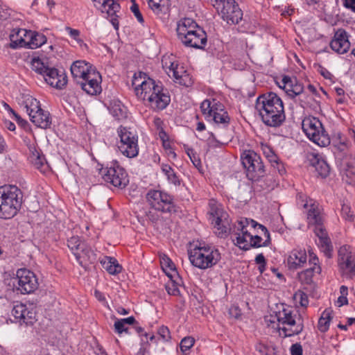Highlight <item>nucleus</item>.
Instances as JSON below:
<instances>
[{
	"mask_svg": "<svg viewBox=\"0 0 355 355\" xmlns=\"http://www.w3.org/2000/svg\"><path fill=\"white\" fill-rule=\"evenodd\" d=\"M132 87L137 99L148 103L154 111L165 109L171 102V96L161 83H157L144 72L134 74Z\"/></svg>",
	"mask_w": 355,
	"mask_h": 355,
	"instance_id": "f257e3e1",
	"label": "nucleus"
},
{
	"mask_svg": "<svg viewBox=\"0 0 355 355\" xmlns=\"http://www.w3.org/2000/svg\"><path fill=\"white\" fill-rule=\"evenodd\" d=\"M255 109L262 122L267 126L279 127L286 119L283 101L275 92H267L259 96L256 100Z\"/></svg>",
	"mask_w": 355,
	"mask_h": 355,
	"instance_id": "f03ea898",
	"label": "nucleus"
},
{
	"mask_svg": "<svg viewBox=\"0 0 355 355\" xmlns=\"http://www.w3.org/2000/svg\"><path fill=\"white\" fill-rule=\"evenodd\" d=\"M176 32L178 40L185 47L204 49L207 45L206 32L193 19L185 17L179 20Z\"/></svg>",
	"mask_w": 355,
	"mask_h": 355,
	"instance_id": "7ed1b4c3",
	"label": "nucleus"
},
{
	"mask_svg": "<svg viewBox=\"0 0 355 355\" xmlns=\"http://www.w3.org/2000/svg\"><path fill=\"white\" fill-rule=\"evenodd\" d=\"M189 259L196 268L207 270L214 267L221 259L219 250L214 245L199 243L188 251Z\"/></svg>",
	"mask_w": 355,
	"mask_h": 355,
	"instance_id": "20e7f679",
	"label": "nucleus"
},
{
	"mask_svg": "<svg viewBox=\"0 0 355 355\" xmlns=\"http://www.w3.org/2000/svg\"><path fill=\"white\" fill-rule=\"evenodd\" d=\"M305 198L306 196L304 195L300 194L298 203L300 204L301 200V205L306 209L309 205L306 201L304 202ZM307 219L309 224L315 225L313 231L315 236L318 237V245L319 248L327 257H330L332 251L331 241L328 236L326 230L322 225V218L320 216V211L314 204L311 203L310 205V208L308 209L307 213Z\"/></svg>",
	"mask_w": 355,
	"mask_h": 355,
	"instance_id": "39448f33",
	"label": "nucleus"
},
{
	"mask_svg": "<svg viewBox=\"0 0 355 355\" xmlns=\"http://www.w3.org/2000/svg\"><path fill=\"white\" fill-rule=\"evenodd\" d=\"M275 317L278 321V329L284 337L300 334L304 329V320L302 315L292 307L283 306L277 311Z\"/></svg>",
	"mask_w": 355,
	"mask_h": 355,
	"instance_id": "423d86ee",
	"label": "nucleus"
},
{
	"mask_svg": "<svg viewBox=\"0 0 355 355\" xmlns=\"http://www.w3.org/2000/svg\"><path fill=\"white\" fill-rule=\"evenodd\" d=\"M23 193L16 186L2 187L0 191V218L10 219L14 217L21 206Z\"/></svg>",
	"mask_w": 355,
	"mask_h": 355,
	"instance_id": "0eeeda50",
	"label": "nucleus"
},
{
	"mask_svg": "<svg viewBox=\"0 0 355 355\" xmlns=\"http://www.w3.org/2000/svg\"><path fill=\"white\" fill-rule=\"evenodd\" d=\"M200 110L207 121L227 127L230 123V117L224 105L216 99H205L200 105Z\"/></svg>",
	"mask_w": 355,
	"mask_h": 355,
	"instance_id": "6e6552de",
	"label": "nucleus"
},
{
	"mask_svg": "<svg viewBox=\"0 0 355 355\" xmlns=\"http://www.w3.org/2000/svg\"><path fill=\"white\" fill-rule=\"evenodd\" d=\"M302 128L307 137L319 146L329 145L330 138L318 119L313 116L304 118L302 122Z\"/></svg>",
	"mask_w": 355,
	"mask_h": 355,
	"instance_id": "1a4fd4ad",
	"label": "nucleus"
},
{
	"mask_svg": "<svg viewBox=\"0 0 355 355\" xmlns=\"http://www.w3.org/2000/svg\"><path fill=\"white\" fill-rule=\"evenodd\" d=\"M117 134L120 138L118 144L119 152L126 157H136L139 150L137 132L130 128L120 125L117 128Z\"/></svg>",
	"mask_w": 355,
	"mask_h": 355,
	"instance_id": "9d476101",
	"label": "nucleus"
},
{
	"mask_svg": "<svg viewBox=\"0 0 355 355\" xmlns=\"http://www.w3.org/2000/svg\"><path fill=\"white\" fill-rule=\"evenodd\" d=\"M162 64L168 76L173 78L175 83L185 87L192 85L193 80L190 74L172 55L163 56Z\"/></svg>",
	"mask_w": 355,
	"mask_h": 355,
	"instance_id": "9b49d317",
	"label": "nucleus"
},
{
	"mask_svg": "<svg viewBox=\"0 0 355 355\" xmlns=\"http://www.w3.org/2000/svg\"><path fill=\"white\" fill-rule=\"evenodd\" d=\"M213 6L227 24H236L242 19V10L235 0H214Z\"/></svg>",
	"mask_w": 355,
	"mask_h": 355,
	"instance_id": "f8f14e48",
	"label": "nucleus"
},
{
	"mask_svg": "<svg viewBox=\"0 0 355 355\" xmlns=\"http://www.w3.org/2000/svg\"><path fill=\"white\" fill-rule=\"evenodd\" d=\"M241 162L246 169L249 180H254L263 177L264 166L259 155L253 150L245 151L241 155Z\"/></svg>",
	"mask_w": 355,
	"mask_h": 355,
	"instance_id": "ddd939ff",
	"label": "nucleus"
},
{
	"mask_svg": "<svg viewBox=\"0 0 355 355\" xmlns=\"http://www.w3.org/2000/svg\"><path fill=\"white\" fill-rule=\"evenodd\" d=\"M14 285L21 294H31L39 286L37 278L35 273L26 268H19L14 278Z\"/></svg>",
	"mask_w": 355,
	"mask_h": 355,
	"instance_id": "4468645a",
	"label": "nucleus"
},
{
	"mask_svg": "<svg viewBox=\"0 0 355 355\" xmlns=\"http://www.w3.org/2000/svg\"><path fill=\"white\" fill-rule=\"evenodd\" d=\"M101 174L105 182L115 187L124 188L129 182L125 170L117 162H113L110 166L102 168Z\"/></svg>",
	"mask_w": 355,
	"mask_h": 355,
	"instance_id": "2eb2a0df",
	"label": "nucleus"
},
{
	"mask_svg": "<svg viewBox=\"0 0 355 355\" xmlns=\"http://www.w3.org/2000/svg\"><path fill=\"white\" fill-rule=\"evenodd\" d=\"M146 200L155 210L164 213L175 211L172 196L164 191L150 189L146 193Z\"/></svg>",
	"mask_w": 355,
	"mask_h": 355,
	"instance_id": "dca6fc26",
	"label": "nucleus"
},
{
	"mask_svg": "<svg viewBox=\"0 0 355 355\" xmlns=\"http://www.w3.org/2000/svg\"><path fill=\"white\" fill-rule=\"evenodd\" d=\"M12 315L20 324L33 325L37 320L35 309L32 305L19 303L14 306Z\"/></svg>",
	"mask_w": 355,
	"mask_h": 355,
	"instance_id": "f3484780",
	"label": "nucleus"
},
{
	"mask_svg": "<svg viewBox=\"0 0 355 355\" xmlns=\"http://www.w3.org/2000/svg\"><path fill=\"white\" fill-rule=\"evenodd\" d=\"M102 78L98 71H94L89 73L84 78L78 82L83 90L89 95L99 94L102 91Z\"/></svg>",
	"mask_w": 355,
	"mask_h": 355,
	"instance_id": "a211bd4d",
	"label": "nucleus"
},
{
	"mask_svg": "<svg viewBox=\"0 0 355 355\" xmlns=\"http://www.w3.org/2000/svg\"><path fill=\"white\" fill-rule=\"evenodd\" d=\"M338 265L350 275H355V255L349 245H343L338 250Z\"/></svg>",
	"mask_w": 355,
	"mask_h": 355,
	"instance_id": "6ab92c4d",
	"label": "nucleus"
},
{
	"mask_svg": "<svg viewBox=\"0 0 355 355\" xmlns=\"http://www.w3.org/2000/svg\"><path fill=\"white\" fill-rule=\"evenodd\" d=\"M94 6L102 12H105L108 17H110V21L115 29L119 28V21L117 19V12L119 11L120 5L114 0H92Z\"/></svg>",
	"mask_w": 355,
	"mask_h": 355,
	"instance_id": "aec40b11",
	"label": "nucleus"
},
{
	"mask_svg": "<svg viewBox=\"0 0 355 355\" xmlns=\"http://www.w3.org/2000/svg\"><path fill=\"white\" fill-rule=\"evenodd\" d=\"M349 34L343 28H338L334 33L332 40L330 42L331 49L338 54H344L350 49V42L349 40Z\"/></svg>",
	"mask_w": 355,
	"mask_h": 355,
	"instance_id": "412c9836",
	"label": "nucleus"
},
{
	"mask_svg": "<svg viewBox=\"0 0 355 355\" xmlns=\"http://www.w3.org/2000/svg\"><path fill=\"white\" fill-rule=\"evenodd\" d=\"M43 76L49 85L56 89H62L67 83V77L63 71L54 67H49Z\"/></svg>",
	"mask_w": 355,
	"mask_h": 355,
	"instance_id": "4be33fe9",
	"label": "nucleus"
},
{
	"mask_svg": "<svg viewBox=\"0 0 355 355\" xmlns=\"http://www.w3.org/2000/svg\"><path fill=\"white\" fill-rule=\"evenodd\" d=\"M74 256L78 263L83 268H86L96 260V254L85 242L80 245V250Z\"/></svg>",
	"mask_w": 355,
	"mask_h": 355,
	"instance_id": "5701e85b",
	"label": "nucleus"
},
{
	"mask_svg": "<svg viewBox=\"0 0 355 355\" xmlns=\"http://www.w3.org/2000/svg\"><path fill=\"white\" fill-rule=\"evenodd\" d=\"M209 220L214 227L221 230V232H226V227L223 225V218L226 213L215 202L209 203Z\"/></svg>",
	"mask_w": 355,
	"mask_h": 355,
	"instance_id": "b1692460",
	"label": "nucleus"
},
{
	"mask_svg": "<svg viewBox=\"0 0 355 355\" xmlns=\"http://www.w3.org/2000/svg\"><path fill=\"white\" fill-rule=\"evenodd\" d=\"M95 69L89 62L85 60H76L71 66V75L77 83Z\"/></svg>",
	"mask_w": 355,
	"mask_h": 355,
	"instance_id": "393cba45",
	"label": "nucleus"
},
{
	"mask_svg": "<svg viewBox=\"0 0 355 355\" xmlns=\"http://www.w3.org/2000/svg\"><path fill=\"white\" fill-rule=\"evenodd\" d=\"M307 255L305 250L294 249L288 254L287 265L290 270H297L306 263Z\"/></svg>",
	"mask_w": 355,
	"mask_h": 355,
	"instance_id": "a878e982",
	"label": "nucleus"
},
{
	"mask_svg": "<svg viewBox=\"0 0 355 355\" xmlns=\"http://www.w3.org/2000/svg\"><path fill=\"white\" fill-rule=\"evenodd\" d=\"M29 150L28 159L30 162L37 169H41L46 163V159L40 150H38L35 142L24 140Z\"/></svg>",
	"mask_w": 355,
	"mask_h": 355,
	"instance_id": "bb28decb",
	"label": "nucleus"
},
{
	"mask_svg": "<svg viewBox=\"0 0 355 355\" xmlns=\"http://www.w3.org/2000/svg\"><path fill=\"white\" fill-rule=\"evenodd\" d=\"M308 159L311 165L314 167L318 175L322 178H326L329 175L330 172V167L327 162L322 157L315 153H311Z\"/></svg>",
	"mask_w": 355,
	"mask_h": 355,
	"instance_id": "cd10ccee",
	"label": "nucleus"
},
{
	"mask_svg": "<svg viewBox=\"0 0 355 355\" xmlns=\"http://www.w3.org/2000/svg\"><path fill=\"white\" fill-rule=\"evenodd\" d=\"M282 85H279L283 88L288 96L291 98L302 94L304 87L301 84L297 83V80H292L289 76H285L282 80Z\"/></svg>",
	"mask_w": 355,
	"mask_h": 355,
	"instance_id": "c85d7f7f",
	"label": "nucleus"
},
{
	"mask_svg": "<svg viewBox=\"0 0 355 355\" xmlns=\"http://www.w3.org/2000/svg\"><path fill=\"white\" fill-rule=\"evenodd\" d=\"M235 238L233 241H236L235 245L239 248L248 250L252 248V244L250 243V237L251 234L246 228H242L238 225L236 227V232L234 234Z\"/></svg>",
	"mask_w": 355,
	"mask_h": 355,
	"instance_id": "c756f323",
	"label": "nucleus"
},
{
	"mask_svg": "<svg viewBox=\"0 0 355 355\" xmlns=\"http://www.w3.org/2000/svg\"><path fill=\"white\" fill-rule=\"evenodd\" d=\"M26 35L27 30L19 28V29H14L12 33L10 35V47L11 49H18L21 47H25L26 46Z\"/></svg>",
	"mask_w": 355,
	"mask_h": 355,
	"instance_id": "7c9ffc66",
	"label": "nucleus"
},
{
	"mask_svg": "<svg viewBox=\"0 0 355 355\" xmlns=\"http://www.w3.org/2000/svg\"><path fill=\"white\" fill-rule=\"evenodd\" d=\"M30 120L36 126L44 129L49 128L51 125V118L49 112L42 108L40 109V111L31 116Z\"/></svg>",
	"mask_w": 355,
	"mask_h": 355,
	"instance_id": "2f4dec72",
	"label": "nucleus"
},
{
	"mask_svg": "<svg viewBox=\"0 0 355 355\" xmlns=\"http://www.w3.org/2000/svg\"><path fill=\"white\" fill-rule=\"evenodd\" d=\"M19 104L25 110L29 117L35 114L36 112L40 111L41 108L40 101L29 94H24Z\"/></svg>",
	"mask_w": 355,
	"mask_h": 355,
	"instance_id": "473e14b6",
	"label": "nucleus"
},
{
	"mask_svg": "<svg viewBox=\"0 0 355 355\" xmlns=\"http://www.w3.org/2000/svg\"><path fill=\"white\" fill-rule=\"evenodd\" d=\"M26 37V48L27 49H37L46 42V37L44 35L32 31L27 30Z\"/></svg>",
	"mask_w": 355,
	"mask_h": 355,
	"instance_id": "72a5a7b5",
	"label": "nucleus"
},
{
	"mask_svg": "<svg viewBox=\"0 0 355 355\" xmlns=\"http://www.w3.org/2000/svg\"><path fill=\"white\" fill-rule=\"evenodd\" d=\"M101 263L103 268L110 275H116L121 272L122 267L114 257H105L101 261Z\"/></svg>",
	"mask_w": 355,
	"mask_h": 355,
	"instance_id": "f704fd0d",
	"label": "nucleus"
},
{
	"mask_svg": "<svg viewBox=\"0 0 355 355\" xmlns=\"http://www.w3.org/2000/svg\"><path fill=\"white\" fill-rule=\"evenodd\" d=\"M150 9L157 15L166 13L170 7V0H147Z\"/></svg>",
	"mask_w": 355,
	"mask_h": 355,
	"instance_id": "c9c22d12",
	"label": "nucleus"
},
{
	"mask_svg": "<svg viewBox=\"0 0 355 355\" xmlns=\"http://www.w3.org/2000/svg\"><path fill=\"white\" fill-rule=\"evenodd\" d=\"M109 110L116 120L119 121L127 118L126 107L120 101H112L110 105Z\"/></svg>",
	"mask_w": 355,
	"mask_h": 355,
	"instance_id": "e433bc0d",
	"label": "nucleus"
},
{
	"mask_svg": "<svg viewBox=\"0 0 355 355\" xmlns=\"http://www.w3.org/2000/svg\"><path fill=\"white\" fill-rule=\"evenodd\" d=\"M320 266H311L310 268L298 273L299 281L304 284H311L313 282L314 273H320Z\"/></svg>",
	"mask_w": 355,
	"mask_h": 355,
	"instance_id": "4c0bfd02",
	"label": "nucleus"
},
{
	"mask_svg": "<svg viewBox=\"0 0 355 355\" xmlns=\"http://www.w3.org/2000/svg\"><path fill=\"white\" fill-rule=\"evenodd\" d=\"M332 319L331 311L325 309L321 314L318 323V329L320 332L324 333L328 331L330 322Z\"/></svg>",
	"mask_w": 355,
	"mask_h": 355,
	"instance_id": "58836bf2",
	"label": "nucleus"
},
{
	"mask_svg": "<svg viewBox=\"0 0 355 355\" xmlns=\"http://www.w3.org/2000/svg\"><path fill=\"white\" fill-rule=\"evenodd\" d=\"M256 182V187H260L261 190H272L277 185L275 180L272 177L267 176L264 179L259 178L257 180H252Z\"/></svg>",
	"mask_w": 355,
	"mask_h": 355,
	"instance_id": "ea45409f",
	"label": "nucleus"
},
{
	"mask_svg": "<svg viewBox=\"0 0 355 355\" xmlns=\"http://www.w3.org/2000/svg\"><path fill=\"white\" fill-rule=\"evenodd\" d=\"M239 227H242V228H246L249 226H250L252 228L255 229L257 227H258L259 229L261 230V231L263 232L264 236H268V230L267 228L263 226V225H261L258 223L257 221L254 220L253 219H248V218H241L239 223H238Z\"/></svg>",
	"mask_w": 355,
	"mask_h": 355,
	"instance_id": "a19ab883",
	"label": "nucleus"
},
{
	"mask_svg": "<svg viewBox=\"0 0 355 355\" xmlns=\"http://www.w3.org/2000/svg\"><path fill=\"white\" fill-rule=\"evenodd\" d=\"M31 66L33 70L43 76L49 68V67L46 66L39 58H33Z\"/></svg>",
	"mask_w": 355,
	"mask_h": 355,
	"instance_id": "79ce46f5",
	"label": "nucleus"
},
{
	"mask_svg": "<svg viewBox=\"0 0 355 355\" xmlns=\"http://www.w3.org/2000/svg\"><path fill=\"white\" fill-rule=\"evenodd\" d=\"M267 237V239L262 242V238L259 236L255 235L252 236L251 234L250 237V243L252 244V248H260V247H265L268 246L270 243V233L268 232V236H266Z\"/></svg>",
	"mask_w": 355,
	"mask_h": 355,
	"instance_id": "37998d69",
	"label": "nucleus"
},
{
	"mask_svg": "<svg viewBox=\"0 0 355 355\" xmlns=\"http://www.w3.org/2000/svg\"><path fill=\"white\" fill-rule=\"evenodd\" d=\"M84 241H82L78 236H72L67 241V246L74 255L78 250L80 248V245L84 244Z\"/></svg>",
	"mask_w": 355,
	"mask_h": 355,
	"instance_id": "c03bdc74",
	"label": "nucleus"
},
{
	"mask_svg": "<svg viewBox=\"0 0 355 355\" xmlns=\"http://www.w3.org/2000/svg\"><path fill=\"white\" fill-rule=\"evenodd\" d=\"M261 150L263 151V155L270 163H274L275 160L278 159V156L275 153L272 148L268 146V144H261Z\"/></svg>",
	"mask_w": 355,
	"mask_h": 355,
	"instance_id": "a18cd8bd",
	"label": "nucleus"
},
{
	"mask_svg": "<svg viewBox=\"0 0 355 355\" xmlns=\"http://www.w3.org/2000/svg\"><path fill=\"white\" fill-rule=\"evenodd\" d=\"M346 181L349 184L355 183V162L354 159L347 164Z\"/></svg>",
	"mask_w": 355,
	"mask_h": 355,
	"instance_id": "49530a36",
	"label": "nucleus"
},
{
	"mask_svg": "<svg viewBox=\"0 0 355 355\" xmlns=\"http://www.w3.org/2000/svg\"><path fill=\"white\" fill-rule=\"evenodd\" d=\"M294 299L296 302H298L301 306L307 307L309 305L308 295L302 291H297L294 294Z\"/></svg>",
	"mask_w": 355,
	"mask_h": 355,
	"instance_id": "de8ad7c7",
	"label": "nucleus"
},
{
	"mask_svg": "<svg viewBox=\"0 0 355 355\" xmlns=\"http://www.w3.org/2000/svg\"><path fill=\"white\" fill-rule=\"evenodd\" d=\"M65 30L69 36L75 40L80 46H87V44H85L83 40L80 37V32L78 29H73L71 27L67 26Z\"/></svg>",
	"mask_w": 355,
	"mask_h": 355,
	"instance_id": "09e8293b",
	"label": "nucleus"
},
{
	"mask_svg": "<svg viewBox=\"0 0 355 355\" xmlns=\"http://www.w3.org/2000/svg\"><path fill=\"white\" fill-rule=\"evenodd\" d=\"M195 339L193 337L188 336L182 339L180 342V349L182 352L189 351L194 345Z\"/></svg>",
	"mask_w": 355,
	"mask_h": 355,
	"instance_id": "8fccbe9b",
	"label": "nucleus"
},
{
	"mask_svg": "<svg viewBox=\"0 0 355 355\" xmlns=\"http://www.w3.org/2000/svg\"><path fill=\"white\" fill-rule=\"evenodd\" d=\"M341 216L345 220L349 221H352L354 219V215L351 211L350 207L345 204L342 205Z\"/></svg>",
	"mask_w": 355,
	"mask_h": 355,
	"instance_id": "3c124183",
	"label": "nucleus"
},
{
	"mask_svg": "<svg viewBox=\"0 0 355 355\" xmlns=\"http://www.w3.org/2000/svg\"><path fill=\"white\" fill-rule=\"evenodd\" d=\"M131 1L132 2V5L130 7V10L133 12L137 21L141 24H143L144 19L141 12L139 11V6L135 3V0Z\"/></svg>",
	"mask_w": 355,
	"mask_h": 355,
	"instance_id": "603ef678",
	"label": "nucleus"
},
{
	"mask_svg": "<svg viewBox=\"0 0 355 355\" xmlns=\"http://www.w3.org/2000/svg\"><path fill=\"white\" fill-rule=\"evenodd\" d=\"M158 335L163 341H168L171 339V334L168 328L166 326H162L158 329Z\"/></svg>",
	"mask_w": 355,
	"mask_h": 355,
	"instance_id": "864d4df0",
	"label": "nucleus"
},
{
	"mask_svg": "<svg viewBox=\"0 0 355 355\" xmlns=\"http://www.w3.org/2000/svg\"><path fill=\"white\" fill-rule=\"evenodd\" d=\"M166 289L167 293L171 295L177 296L180 293L177 284H175L174 282L167 284L166 285Z\"/></svg>",
	"mask_w": 355,
	"mask_h": 355,
	"instance_id": "5fc2aeb1",
	"label": "nucleus"
},
{
	"mask_svg": "<svg viewBox=\"0 0 355 355\" xmlns=\"http://www.w3.org/2000/svg\"><path fill=\"white\" fill-rule=\"evenodd\" d=\"M271 166L273 168L274 171H277L278 173L281 175H284L286 173L284 165L282 162L279 161V159L277 160H275L274 163H272Z\"/></svg>",
	"mask_w": 355,
	"mask_h": 355,
	"instance_id": "6e6d98bb",
	"label": "nucleus"
},
{
	"mask_svg": "<svg viewBox=\"0 0 355 355\" xmlns=\"http://www.w3.org/2000/svg\"><path fill=\"white\" fill-rule=\"evenodd\" d=\"M208 142L209 146L212 148L221 147L227 144V142H222L217 140L213 133L211 134V137L208 139Z\"/></svg>",
	"mask_w": 355,
	"mask_h": 355,
	"instance_id": "4d7b16f0",
	"label": "nucleus"
},
{
	"mask_svg": "<svg viewBox=\"0 0 355 355\" xmlns=\"http://www.w3.org/2000/svg\"><path fill=\"white\" fill-rule=\"evenodd\" d=\"M166 179L169 184H172L175 187H179L182 183L181 179L175 171L172 173Z\"/></svg>",
	"mask_w": 355,
	"mask_h": 355,
	"instance_id": "13d9d810",
	"label": "nucleus"
},
{
	"mask_svg": "<svg viewBox=\"0 0 355 355\" xmlns=\"http://www.w3.org/2000/svg\"><path fill=\"white\" fill-rule=\"evenodd\" d=\"M114 331L116 333L121 334L123 332H127L128 328L125 327V324H123L121 321L119 320H116L114 324Z\"/></svg>",
	"mask_w": 355,
	"mask_h": 355,
	"instance_id": "bf43d9fd",
	"label": "nucleus"
},
{
	"mask_svg": "<svg viewBox=\"0 0 355 355\" xmlns=\"http://www.w3.org/2000/svg\"><path fill=\"white\" fill-rule=\"evenodd\" d=\"M291 355H302V347L300 343H295L290 348Z\"/></svg>",
	"mask_w": 355,
	"mask_h": 355,
	"instance_id": "052dcab7",
	"label": "nucleus"
},
{
	"mask_svg": "<svg viewBox=\"0 0 355 355\" xmlns=\"http://www.w3.org/2000/svg\"><path fill=\"white\" fill-rule=\"evenodd\" d=\"M10 15V10L0 3V19H6Z\"/></svg>",
	"mask_w": 355,
	"mask_h": 355,
	"instance_id": "680f3d73",
	"label": "nucleus"
},
{
	"mask_svg": "<svg viewBox=\"0 0 355 355\" xmlns=\"http://www.w3.org/2000/svg\"><path fill=\"white\" fill-rule=\"evenodd\" d=\"M162 266H165L166 268L169 269L170 270H175V267L173 262L167 257H163L162 261L161 262Z\"/></svg>",
	"mask_w": 355,
	"mask_h": 355,
	"instance_id": "e2e57ef3",
	"label": "nucleus"
},
{
	"mask_svg": "<svg viewBox=\"0 0 355 355\" xmlns=\"http://www.w3.org/2000/svg\"><path fill=\"white\" fill-rule=\"evenodd\" d=\"M229 314L231 317L237 319L241 315V311L238 306H232L229 309Z\"/></svg>",
	"mask_w": 355,
	"mask_h": 355,
	"instance_id": "0e129e2a",
	"label": "nucleus"
},
{
	"mask_svg": "<svg viewBox=\"0 0 355 355\" xmlns=\"http://www.w3.org/2000/svg\"><path fill=\"white\" fill-rule=\"evenodd\" d=\"M343 6L350 10L351 12L355 13V0H342Z\"/></svg>",
	"mask_w": 355,
	"mask_h": 355,
	"instance_id": "69168bd1",
	"label": "nucleus"
},
{
	"mask_svg": "<svg viewBox=\"0 0 355 355\" xmlns=\"http://www.w3.org/2000/svg\"><path fill=\"white\" fill-rule=\"evenodd\" d=\"M161 169L162 173L166 177V178L170 176V175L173 173L175 171L172 167L166 164H162L161 166Z\"/></svg>",
	"mask_w": 355,
	"mask_h": 355,
	"instance_id": "338daca9",
	"label": "nucleus"
},
{
	"mask_svg": "<svg viewBox=\"0 0 355 355\" xmlns=\"http://www.w3.org/2000/svg\"><path fill=\"white\" fill-rule=\"evenodd\" d=\"M309 264L311 266H320L319 265V259L315 254L309 252Z\"/></svg>",
	"mask_w": 355,
	"mask_h": 355,
	"instance_id": "774afa93",
	"label": "nucleus"
}]
</instances>
